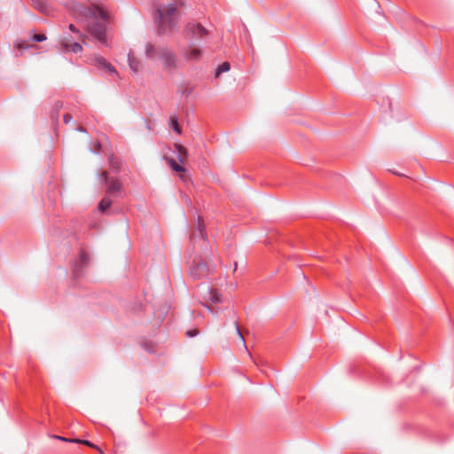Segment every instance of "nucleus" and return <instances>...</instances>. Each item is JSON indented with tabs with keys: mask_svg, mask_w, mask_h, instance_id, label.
I'll return each mask as SVG.
<instances>
[{
	"mask_svg": "<svg viewBox=\"0 0 454 454\" xmlns=\"http://www.w3.org/2000/svg\"><path fill=\"white\" fill-rule=\"evenodd\" d=\"M74 16L84 26L90 35L100 43L106 45V27L108 25V14L101 7L92 4L85 6L75 4L73 10Z\"/></svg>",
	"mask_w": 454,
	"mask_h": 454,
	"instance_id": "1",
	"label": "nucleus"
},
{
	"mask_svg": "<svg viewBox=\"0 0 454 454\" xmlns=\"http://www.w3.org/2000/svg\"><path fill=\"white\" fill-rule=\"evenodd\" d=\"M184 6V0H173L168 4L156 6L154 20L159 35H171L178 31L181 20L179 9Z\"/></svg>",
	"mask_w": 454,
	"mask_h": 454,
	"instance_id": "2",
	"label": "nucleus"
},
{
	"mask_svg": "<svg viewBox=\"0 0 454 454\" xmlns=\"http://www.w3.org/2000/svg\"><path fill=\"white\" fill-rule=\"evenodd\" d=\"M145 56L152 60L158 58L162 61L164 67L168 71H172L177 67L176 53L167 47H155L151 43H148L145 46Z\"/></svg>",
	"mask_w": 454,
	"mask_h": 454,
	"instance_id": "3",
	"label": "nucleus"
},
{
	"mask_svg": "<svg viewBox=\"0 0 454 454\" xmlns=\"http://www.w3.org/2000/svg\"><path fill=\"white\" fill-rule=\"evenodd\" d=\"M99 177L101 182L107 185V195L121 198H123L126 195L122 183L115 177H110L107 171H103L99 175Z\"/></svg>",
	"mask_w": 454,
	"mask_h": 454,
	"instance_id": "4",
	"label": "nucleus"
},
{
	"mask_svg": "<svg viewBox=\"0 0 454 454\" xmlns=\"http://www.w3.org/2000/svg\"><path fill=\"white\" fill-rule=\"evenodd\" d=\"M185 37L191 40H205L210 34L201 23L197 21H189L184 27Z\"/></svg>",
	"mask_w": 454,
	"mask_h": 454,
	"instance_id": "5",
	"label": "nucleus"
},
{
	"mask_svg": "<svg viewBox=\"0 0 454 454\" xmlns=\"http://www.w3.org/2000/svg\"><path fill=\"white\" fill-rule=\"evenodd\" d=\"M209 273V268L207 262L201 259H195L193 264L190 267V275L194 279H200Z\"/></svg>",
	"mask_w": 454,
	"mask_h": 454,
	"instance_id": "6",
	"label": "nucleus"
},
{
	"mask_svg": "<svg viewBox=\"0 0 454 454\" xmlns=\"http://www.w3.org/2000/svg\"><path fill=\"white\" fill-rule=\"evenodd\" d=\"M90 262V256L84 249H81L79 252V257L74 262L73 274L74 278H79L83 275L84 269L88 266Z\"/></svg>",
	"mask_w": 454,
	"mask_h": 454,
	"instance_id": "7",
	"label": "nucleus"
},
{
	"mask_svg": "<svg viewBox=\"0 0 454 454\" xmlns=\"http://www.w3.org/2000/svg\"><path fill=\"white\" fill-rule=\"evenodd\" d=\"M203 55L201 49L190 46L183 51V56L187 61H199Z\"/></svg>",
	"mask_w": 454,
	"mask_h": 454,
	"instance_id": "8",
	"label": "nucleus"
},
{
	"mask_svg": "<svg viewBox=\"0 0 454 454\" xmlns=\"http://www.w3.org/2000/svg\"><path fill=\"white\" fill-rule=\"evenodd\" d=\"M61 49L65 52H74L78 53L82 51V46L80 43H69V40L66 37L63 38L60 42Z\"/></svg>",
	"mask_w": 454,
	"mask_h": 454,
	"instance_id": "9",
	"label": "nucleus"
},
{
	"mask_svg": "<svg viewBox=\"0 0 454 454\" xmlns=\"http://www.w3.org/2000/svg\"><path fill=\"white\" fill-rule=\"evenodd\" d=\"M95 65L101 69H106L111 74H116L115 68L101 56H98L94 59Z\"/></svg>",
	"mask_w": 454,
	"mask_h": 454,
	"instance_id": "10",
	"label": "nucleus"
},
{
	"mask_svg": "<svg viewBox=\"0 0 454 454\" xmlns=\"http://www.w3.org/2000/svg\"><path fill=\"white\" fill-rule=\"evenodd\" d=\"M109 168L114 173H119L121 168V161L114 154L108 157Z\"/></svg>",
	"mask_w": 454,
	"mask_h": 454,
	"instance_id": "11",
	"label": "nucleus"
},
{
	"mask_svg": "<svg viewBox=\"0 0 454 454\" xmlns=\"http://www.w3.org/2000/svg\"><path fill=\"white\" fill-rule=\"evenodd\" d=\"M174 147L176 149L177 160H179L180 163L183 164L184 162V160L188 157V153H187L186 148L184 146H183L182 145L177 144V143H176L174 145Z\"/></svg>",
	"mask_w": 454,
	"mask_h": 454,
	"instance_id": "12",
	"label": "nucleus"
},
{
	"mask_svg": "<svg viewBox=\"0 0 454 454\" xmlns=\"http://www.w3.org/2000/svg\"><path fill=\"white\" fill-rule=\"evenodd\" d=\"M128 62H129V66L130 67V69L134 72V73H137L139 69V67H140V62L139 60L134 56L133 52H129L128 54Z\"/></svg>",
	"mask_w": 454,
	"mask_h": 454,
	"instance_id": "13",
	"label": "nucleus"
},
{
	"mask_svg": "<svg viewBox=\"0 0 454 454\" xmlns=\"http://www.w3.org/2000/svg\"><path fill=\"white\" fill-rule=\"evenodd\" d=\"M208 300L213 303L221 302V294L217 289L213 287L208 288Z\"/></svg>",
	"mask_w": 454,
	"mask_h": 454,
	"instance_id": "14",
	"label": "nucleus"
},
{
	"mask_svg": "<svg viewBox=\"0 0 454 454\" xmlns=\"http://www.w3.org/2000/svg\"><path fill=\"white\" fill-rule=\"evenodd\" d=\"M197 231H198V235L202 239H206L207 238V233H206V227H205V224H204V222H203V219L201 216H198V223H197Z\"/></svg>",
	"mask_w": 454,
	"mask_h": 454,
	"instance_id": "15",
	"label": "nucleus"
},
{
	"mask_svg": "<svg viewBox=\"0 0 454 454\" xmlns=\"http://www.w3.org/2000/svg\"><path fill=\"white\" fill-rule=\"evenodd\" d=\"M112 205V200L110 199L109 195L105 196L98 204V209L101 212H105L106 209H108Z\"/></svg>",
	"mask_w": 454,
	"mask_h": 454,
	"instance_id": "16",
	"label": "nucleus"
},
{
	"mask_svg": "<svg viewBox=\"0 0 454 454\" xmlns=\"http://www.w3.org/2000/svg\"><path fill=\"white\" fill-rule=\"evenodd\" d=\"M166 160L174 171L184 172L185 170L184 168L181 164L177 163L174 159L167 158Z\"/></svg>",
	"mask_w": 454,
	"mask_h": 454,
	"instance_id": "17",
	"label": "nucleus"
},
{
	"mask_svg": "<svg viewBox=\"0 0 454 454\" xmlns=\"http://www.w3.org/2000/svg\"><path fill=\"white\" fill-rule=\"evenodd\" d=\"M166 160L174 171L184 172L185 170L184 168L181 164L177 163L174 159L167 158Z\"/></svg>",
	"mask_w": 454,
	"mask_h": 454,
	"instance_id": "18",
	"label": "nucleus"
},
{
	"mask_svg": "<svg viewBox=\"0 0 454 454\" xmlns=\"http://www.w3.org/2000/svg\"><path fill=\"white\" fill-rule=\"evenodd\" d=\"M231 68V65L229 62L225 61L223 62L221 65L218 66L215 71V77H219L221 74L229 71Z\"/></svg>",
	"mask_w": 454,
	"mask_h": 454,
	"instance_id": "19",
	"label": "nucleus"
},
{
	"mask_svg": "<svg viewBox=\"0 0 454 454\" xmlns=\"http://www.w3.org/2000/svg\"><path fill=\"white\" fill-rule=\"evenodd\" d=\"M170 127L178 134H181V128L178 123V119L176 115L169 118Z\"/></svg>",
	"mask_w": 454,
	"mask_h": 454,
	"instance_id": "20",
	"label": "nucleus"
},
{
	"mask_svg": "<svg viewBox=\"0 0 454 454\" xmlns=\"http://www.w3.org/2000/svg\"><path fill=\"white\" fill-rule=\"evenodd\" d=\"M71 442H79L81 444H84V445L89 446L90 448L97 449V450H99V452L102 453V450L98 447H97L94 443H92L91 442H90L88 440L73 439Z\"/></svg>",
	"mask_w": 454,
	"mask_h": 454,
	"instance_id": "21",
	"label": "nucleus"
},
{
	"mask_svg": "<svg viewBox=\"0 0 454 454\" xmlns=\"http://www.w3.org/2000/svg\"><path fill=\"white\" fill-rule=\"evenodd\" d=\"M68 27H69V29H70L73 33L77 34V35L82 39V42L83 43H85V38H86V35H84L83 34H82V33L80 32V30H79V29H77V28L75 27V26H74V24H70Z\"/></svg>",
	"mask_w": 454,
	"mask_h": 454,
	"instance_id": "22",
	"label": "nucleus"
},
{
	"mask_svg": "<svg viewBox=\"0 0 454 454\" xmlns=\"http://www.w3.org/2000/svg\"><path fill=\"white\" fill-rule=\"evenodd\" d=\"M235 327H236V331H237V333L240 339V341L242 342L243 346L245 347V348H247V345H246V341H245V339H244V336L240 331V328H239V323L238 321L235 322Z\"/></svg>",
	"mask_w": 454,
	"mask_h": 454,
	"instance_id": "23",
	"label": "nucleus"
},
{
	"mask_svg": "<svg viewBox=\"0 0 454 454\" xmlns=\"http://www.w3.org/2000/svg\"><path fill=\"white\" fill-rule=\"evenodd\" d=\"M33 40L36 43H41L46 40V36L43 34H35Z\"/></svg>",
	"mask_w": 454,
	"mask_h": 454,
	"instance_id": "24",
	"label": "nucleus"
},
{
	"mask_svg": "<svg viewBox=\"0 0 454 454\" xmlns=\"http://www.w3.org/2000/svg\"><path fill=\"white\" fill-rule=\"evenodd\" d=\"M31 45L27 44L26 42H20L16 44V47L20 50L28 49Z\"/></svg>",
	"mask_w": 454,
	"mask_h": 454,
	"instance_id": "25",
	"label": "nucleus"
},
{
	"mask_svg": "<svg viewBox=\"0 0 454 454\" xmlns=\"http://www.w3.org/2000/svg\"><path fill=\"white\" fill-rule=\"evenodd\" d=\"M73 120V117L70 114H66L63 116V121L66 124H68Z\"/></svg>",
	"mask_w": 454,
	"mask_h": 454,
	"instance_id": "26",
	"label": "nucleus"
},
{
	"mask_svg": "<svg viewBox=\"0 0 454 454\" xmlns=\"http://www.w3.org/2000/svg\"><path fill=\"white\" fill-rule=\"evenodd\" d=\"M198 333H199V331H198L197 329L189 330V331H187V333H186L187 336H189V337H194V336H196Z\"/></svg>",
	"mask_w": 454,
	"mask_h": 454,
	"instance_id": "27",
	"label": "nucleus"
},
{
	"mask_svg": "<svg viewBox=\"0 0 454 454\" xmlns=\"http://www.w3.org/2000/svg\"><path fill=\"white\" fill-rule=\"evenodd\" d=\"M192 93V88H185L182 91V95L185 96L186 98L189 97Z\"/></svg>",
	"mask_w": 454,
	"mask_h": 454,
	"instance_id": "28",
	"label": "nucleus"
},
{
	"mask_svg": "<svg viewBox=\"0 0 454 454\" xmlns=\"http://www.w3.org/2000/svg\"><path fill=\"white\" fill-rule=\"evenodd\" d=\"M195 239H196V234L195 233L192 234L191 237H190L191 242H194Z\"/></svg>",
	"mask_w": 454,
	"mask_h": 454,
	"instance_id": "29",
	"label": "nucleus"
},
{
	"mask_svg": "<svg viewBox=\"0 0 454 454\" xmlns=\"http://www.w3.org/2000/svg\"><path fill=\"white\" fill-rule=\"evenodd\" d=\"M58 439L61 440V441H66V442H71L72 440H68L65 437H62V436H57Z\"/></svg>",
	"mask_w": 454,
	"mask_h": 454,
	"instance_id": "30",
	"label": "nucleus"
},
{
	"mask_svg": "<svg viewBox=\"0 0 454 454\" xmlns=\"http://www.w3.org/2000/svg\"><path fill=\"white\" fill-rule=\"evenodd\" d=\"M38 8L41 10V11H43L44 10V5L43 3H38Z\"/></svg>",
	"mask_w": 454,
	"mask_h": 454,
	"instance_id": "31",
	"label": "nucleus"
},
{
	"mask_svg": "<svg viewBox=\"0 0 454 454\" xmlns=\"http://www.w3.org/2000/svg\"><path fill=\"white\" fill-rule=\"evenodd\" d=\"M77 129H78L79 131H81V132H85V129H84L83 127H82V126H81V127H79Z\"/></svg>",
	"mask_w": 454,
	"mask_h": 454,
	"instance_id": "32",
	"label": "nucleus"
},
{
	"mask_svg": "<svg viewBox=\"0 0 454 454\" xmlns=\"http://www.w3.org/2000/svg\"><path fill=\"white\" fill-rule=\"evenodd\" d=\"M207 308L209 309L211 313H214V310L209 306H207Z\"/></svg>",
	"mask_w": 454,
	"mask_h": 454,
	"instance_id": "33",
	"label": "nucleus"
},
{
	"mask_svg": "<svg viewBox=\"0 0 454 454\" xmlns=\"http://www.w3.org/2000/svg\"><path fill=\"white\" fill-rule=\"evenodd\" d=\"M97 147L99 149L101 147V145L99 143H98Z\"/></svg>",
	"mask_w": 454,
	"mask_h": 454,
	"instance_id": "34",
	"label": "nucleus"
},
{
	"mask_svg": "<svg viewBox=\"0 0 454 454\" xmlns=\"http://www.w3.org/2000/svg\"><path fill=\"white\" fill-rule=\"evenodd\" d=\"M237 266H238V263H237V262H235V269H234V270H236Z\"/></svg>",
	"mask_w": 454,
	"mask_h": 454,
	"instance_id": "35",
	"label": "nucleus"
}]
</instances>
